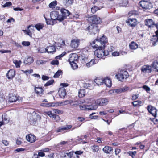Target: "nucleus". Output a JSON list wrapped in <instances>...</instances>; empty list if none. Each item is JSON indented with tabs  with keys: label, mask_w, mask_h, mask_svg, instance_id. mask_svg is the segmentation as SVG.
<instances>
[{
	"label": "nucleus",
	"mask_w": 158,
	"mask_h": 158,
	"mask_svg": "<svg viewBox=\"0 0 158 158\" xmlns=\"http://www.w3.org/2000/svg\"><path fill=\"white\" fill-rule=\"evenodd\" d=\"M95 44V42L93 41L91 44L92 47L94 49H96L94 51V54L97 57L100 59H104L105 57L109 54L108 51H104L103 49L105 48L104 46H100L97 44L94 45H92Z\"/></svg>",
	"instance_id": "obj_1"
},
{
	"label": "nucleus",
	"mask_w": 158,
	"mask_h": 158,
	"mask_svg": "<svg viewBox=\"0 0 158 158\" xmlns=\"http://www.w3.org/2000/svg\"><path fill=\"white\" fill-rule=\"evenodd\" d=\"M50 16L51 19L54 21L58 20L60 22L62 21L60 15L59 14V12L58 11H52L50 14Z\"/></svg>",
	"instance_id": "obj_2"
},
{
	"label": "nucleus",
	"mask_w": 158,
	"mask_h": 158,
	"mask_svg": "<svg viewBox=\"0 0 158 158\" xmlns=\"http://www.w3.org/2000/svg\"><path fill=\"white\" fill-rule=\"evenodd\" d=\"M128 76V72L125 70H121L120 73L116 75L117 78L121 81H122L124 78H127Z\"/></svg>",
	"instance_id": "obj_3"
},
{
	"label": "nucleus",
	"mask_w": 158,
	"mask_h": 158,
	"mask_svg": "<svg viewBox=\"0 0 158 158\" xmlns=\"http://www.w3.org/2000/svg\"><path fill=\"white\" fill-rule=\"evenodd\" d=\"M148 1L143 0L139 2V5L143 9H150L152 7L153 5L151 3Z\"/></svg>",
	"instance_id": "obj_4"
},
{
	"label": "nucleus",
	"mask_w": 158,
	"mask_h": 158,
	"mask_svg": "<svg viewBox=\"0 0 158 158\" xmlns=\"http://www.w3.org/2000/svg\"><path fill=\"white\" fill-rule=\"evenodd\" d=\"M87 29L90 34H96L99 31L98 27L96 24H91L87 27Z\"/></svg>",
	"instance_id": "obj_5"
},
{
	"label": "nucleus",
	"mask_w": 158,
	"mask_h": 158,
	"mask_svg": "<svg viewBox=\"0 0 158 158\" xmlns=\"http://www.w3.org/2000/svg\"><path fill=\"white\" fill-rule=\"evenodd\" d=\"M40 117L38 114L31 115L29 119L30 124L32 125H34L37 121L40 120Z\"/></svg>",
	"instance_id": "obj_6"
},
{
	"label": "nucleus",
	"mask_w": 158,
	"mask_h": 158,
	"mask_svg": "<svg viewBox=\"0 0 158 158\" xmlns=\"http://www.w3.org/2000/svg\"><path fill=\"white\" fill-rule=\"evenodd\" d=\"M89 20L94 24H99L101 22V19L96 15H93L90 17Z\"/></svg>",
	"instance_id": "obj_7"
},
{
	"label": "nucleus",
	"mask_w": 158,
	"mask_h": 158,
	"mask_svg": "<svg viewBox=\"0 0 158 158\" xmlns=\"http://www.w3.org/2000/svg\"><path fill=\"white\" fill-rule=\"evenodd\" d=\"M96 103L99 106H104L108 102V100L106 98H100L96 101Z\"/></svg>",
	"instance_id": "obj_8"
},
{
	"label": "nucleus",
	"mask_w": 158,
	"mask_h": 158,
	"mask_svg": "<svg viewBox=\"0 0 158 158\" xmlns=\"http://www.w3.org/2000/svg\"><path fill=\"white\" fill-rule=\"evenodd\" d=\"M46 114L56 122H58L60 119V118L59 116L56 115L54 113H52L51 111L47 112Z\"/></svg>",
	"instance_id": "obj_9"
},
{
	"label": "nucleus",
	"mask_w": 158,
	"mask_h": 158,
	"mask_svg": "<svg viewBox=\"0 0 158 158\" xmlns=\"http://www.w3.org/2000/svg\"><path fill=\"white\" fill-rule=\"evenodd\" d=\"M60 12L62 14V15H60L62 21L67 16H69L70 14L69 12L64 8L61 9L60 10Z\"/></svg>",
	"instance_id": "obj_10"
},
{
	"label": "nucleus",
	"mask_w": 158,
	"mask_h": 158,
	"mask_svg": "<svg viewBox=\"0 0 158 158\" xmlns=\"http://www.w3.org/2000/svg\"><path fill=\"white\" fill-rule=\"evenodd\" d=\"M147 109L153 116H156L157 110L155 107L151 106H148L147 107Z\"/></svg>",
	"instance_id": "obj_11"
},
{
	"label": "nucleus",
	"mask_w": 158,
	"mask_h": 158,
	"mask_svg": "<svg viewBox=\"0 0 158 158\" xmlns=\"http://www.w3.org/2000/svg\"><path fill=\"white\" fill-rule=\"evenodd\" d=\"M96 40L97 41L98 44H99V43H100L101 44V46H104V48L105 47V44L107 42V40L106 38L103 35L99 38V41H98V39H96Z\"/></svg>",
	"instance_id": "obj_12"
},
{
	"label": "nucleus",
	"mask_w": 158,
	"mask_h": 158,
	"mask_svg": "<svg viewBox=\"0 0 158 158\" xmlns=\"http://www.w3.org/2000/svg\"><path fill=\"white\" fill-rule=\"evenodd\" d=\"M79 103L77 101H73L72 100H66L62 103V105H65L68 104H70L72 106H77L79 104Z\"/></svg>",
	"instance_id": "obj_13"
},
{
	"label": "nucleus",
	"mask_w": 158,
	"mask_h": 158,
	"mask_svg": "<svg viewBox=\"0 0 158 158\" xmlns=\"http://www.w3.org/2000/svg\"><path fill=\"white\" fill-rule=\"evenodd\" d=\"M78 59L77 55L75 53L70 54L69 56V63L77 62Z\"/></svg>",
	"instance_id": "obj_14"
},
{
	"label": "nucleus",
	"mask_w": 158,
	"mask_h": 158,
	"mask_svg": "<svg viewBox=\"0 0 158 158\" xmlns=\"http://www.w3.org/2000/svg\"><path fill=\"white\" fill-rule=\"evenodd\" d=\"M35 91L37 94L39 96H41L44 93V91L41 87H35Z\"/></svg>",
	"instance_id": "obj_15"
},
{
	"label": "nucleus",
	"mask_w": 158,
	"mask_h": 158,
	"mask_svg": "<svg viewBox=\"0 0 158 158\" xmlns=\"http://www.w3.org/2000/svg\"><path fill=\"white\" fill-rule=\"evenodd\" d=\"M26 138L27 140L31 143H33L36 140V137L35 135L31 134L27 135Z\"/></svg>",
	"instance_id": "obj_16"
},
{
	"label": "nucleus",
	"mask_w": 158,
	"mask_h": 158,
	"mask_svg": "<svg viewBox=\"0 0 158 158\" xmlns=\"http://www.w3.org/2000/svg\"><path fill=\"white\" fill-rule=\"evenodd\" d=\"M59 96L62 98H64L66 94V90L64 88H60L58 91Z\"/></svg>",
	"instance_id": "obj_17"
},
{
	"label": "nucleus",
	"mask_w": 158,
	"mask_h": 158,
	"mask_svg": "<svg viewBox=\"0 0 158 158\" xmlns=\"http://www.w3.org/2000/svg\"><path fill=\"white\" fill-rule=\"evenodd\" d=\"M79 40L76 39L71 41V46L72 48H77L79 45Z\"/></svg>",
	"instance_id": "obj_18"
},
{
	"label": "nucleus",
	"mask_w": 158,
	"mask_h": 158,
	"mask_svg": "<svg viewBox=\"0 0 158 158\" xmlns=\"http://www.w3.org/2000/svg\"><path fill=\"white\" fill-rule=\"evenodd\" d=\"M15 75V71L14 69H10L8 71L6 76L9 79H12Z\"/></svg>",
	"instance_id": "obj_19"
},
{
	"label": "nucleus",
	"mask_w": 158,
	"mask_h": 158,
	"mask_svg": "<svg viewBox=\"0 0 158 158\" xmlns=\"http://www.w3.org/2000/svg\"><path fill=\"white\" fill-rule=\"evenodd\" d=\"M17 96L11 93L9 94V100L10 102H15L18 100Z\"/></svg>",
	"instance_id": "obj_20"
},
{
	"label": "nucleus",
	"mask_w": 158,
	"mask_h": 158,
	"mask_svg": "<svg viewBox=\"0 0 158 158\" xmlns=\"http://www.w3.org/2000/svg\"><path fill=\"white\" fill-rule=\"evenodd\" d=\"M158 42V35H153L151 39V43L153 46H155Z\"/></svg>",
	"instance_id": "obj_21"
},
{
	"label": "nucleus",
	"mask_w": 158,
	"mask_h": 158,
	"mask_svg": "<svg viewBox=\"0 0 158 158\" xmlns=\"http://www.w3.org/2000/svg\"><path fill=\"white\" fill-rule=\"evenodd\" d=\"M145 24L146 25L148 26L149 27H152L155 26V24H154L152 19H147L145 20Z\"/></svg>",
	"instance_id": "obj_22"
},
{
	"label": "nucleus",
	"mask_w": 158,
	"mask_h": 158,
	"mask_svg": "<svg viewBox=\"0 0 158 158\" xmlns=\"http://www.w3.org/2000/svg\"><path fill=\"white\" fill-rule=\"evenodd\" d=\"M141 70L145 73H150L151 72V67L149 66L144 65L141 68Z\"/></svg>",
	"instance_id": "obj_23"
},
{
	"label": "nucleus",
	"mask_w": 158,
	"mask_h": 158,
	"mask_svg": "<svg viewBox=\"0 0 158 158\" xmlns=\"http://www.w3.org/2000/svg\"><path fill=\"white\" fill-rule=\"evenodd\" d=\"M137 20L135 19H129L128 22L129 25L131 27H135L136 25Z\"/></svg>",
	"instance_id": "obj_24"
},
{
	"label": "nucleus",
	"mask_w": 158,
	"mask_h": 158,
	"mask_svg": "<svg viewBox=\"0 0 158 158\" xmlns=\"http://www.w3.org/2000/svg\"><path fill=\"white\" fill-rule=\"evenodd\" d=\"M103 83L108 87H110L112 85V82L111 79L106 77L103 79Z\"/></svg>",
	"instance_id": "obj_25"
},
{
	"label": "nucleus",
	"mask_w": 158,
	"mask_h": 158,
	"mask_svg": "<svg viewBox=\"0 0 158 158\" xmlns=\"http://www.w3.org/2000/svg\"><path fill=\"white\" fill-rule=\"evenodd\" d=\"M46 51L48 53H51L55 51L56 48L53 46L47 47L46 48Z\"/></svg>",
	"instance_id": "obj_26"
},
{
	"label": "nucleus",
	"mask_w": 158,
	"mask_h": 158,
	"mask_svg": "<svg viewBox=\"0 0 158 158\" xmlns=\"http://www.w3.org/2000/svg\"><path fill=\"white\" fill-rule=\"evenodd\" d=\"M129 46L130 49L135 50L138 48V45L137 44L133 41L130 44Z\"/></svg>",
	"instance_id": "obj_27"
},
{
	"label": "nucleus",
	"mask_w": 158,
	"mask_h": 158,
	"mask_svg": "<svg viewBox=\"0 0 158 158\" xmlns=\"http://www.w3.org/2000/svg\"><path fill=\"white\" fill-rule=\"evenodd\" d=\"M112 150L113 148L111 147L108 146H105L103 148V150L104 152L108 154L110 153Z\"/></svg>",
	"instance_id": "obj_28"
},
{
	"label": "nucleus",
	"mask_w": 158,
	"mask_h": 158,
	"mask_svg": "<svg viewBox=\"0 0 158 158\" xmlns=\"http://www.w3.org/2000/svg\"><path fill=\"white\" fill-rule=\"evenodd\" d=\"M32 27L33 28H34V26L32 25H29V26L27 27L28 29L27 30H23V31L25 34H27L30 37H31L32 36V33L31 32V31H30V30L29 29L31 27Z\"/></svg>",
	"instance_id": "obj_29"
},
{
	"label": "nucleus",
	"mask_w": 158,
	"mask_h": 158,
	"mask_svg": "<svg viewBox=\"0 0 158 158\" xmlns=\"http://www.w3.org/2000/svg\"><path fill=\"white\" fill-rule=\"evenodd\" d=\"M85 94V89H81L78 92V96L80 98L84 97Z\"/></svg>",
	"instance_id": "obj_30"
},
{
	"label": "nucleus",
	"mask_w": 158,
	"mask_h": 158,
	"mask_svg": "<svg viewBox=\"0 0 158 158\" xmlns=\"http://www.w3.org/2000/svg\"><path fill=\"white\" fill-rule=\"evenodd\" d=\"M34 61L33 58L32 57H29L24 61V63L26 64H30Z\"/></svg>",
	"instance_id": "obj_31"
},
{
	"label": "nucleus",
	"mask_w": 158,
	"mask_h": 158,
	"mask_svg": "<svg viewBox=\"0 0 158 158\" xmlns=\"http://www.w3.org/2000/svg\"><path fill=\"white\" fill-rule=\"evenodd\" d=\"M151 66L152 68L155 69V71L158 72V61H156L153 62Z\"/></svg>",
	"instance_id": "obj_32"
},
{
	"label": "nucleus",
	"mask_w": 158,
	"mask_h": 158,
	"mask_svg": "<svg viewBox=\"0 0 158 158\" xmlns=\"http://www.w3.org/2000/svg\"><path fill=\"white\" fill-rule=\"evenodd\" d=\"M2 121L4 123H7L9 122V119L6 114H4L2 116Z\"/></svg>",
	"instance_id": "obj_33"
},
{
	"label": "nucleus",
	"mask_w": 158,
	"mask_h": 158,
	"mask_svg": "<svg viewBox=\"0 0 158 158\" xmlns=\"http://www.w3.org/2000/svg\"><path fill=\"white\" fill-rule=\"evenodd\" d=\"M63 126L64 132L70 131L73 127V126L71 125H66Z\"/></svg>",
	"instance_id": "obj_34"
},
{
	"label": "nucleus",
	"mask_w": 158,
	"mask_h": 158,
	"mask_svg": "<svg viewBox=\"0 0 158 158\" xmlns=\"http://www.w3.org/2000/svg\"><path fill=\"white\" fill-rule=\"evenodd\" d=\"M44 27V26L43 24L38 23L36 24L35 26H34V27H35L37 30L40 31V29H42Z\"/></svg>",
	"instance_id": "obj_35"
},
{
	"label": "nucleus",
	"mask_w": 158,
	"mask_h": 158,
	"mask_svg": "<svg viewBox=\"0 0 158 158\" xmlns=\"http://www.w3.org/2000/svg\"><path fill=\"white\" fill-rule=\"evenodd\" d=\"M128 0H119V4L123 6H126L128 4Z\"/></svg>",
	"instance_id": "obj_36"
},
{
	"label": "nucleus",
	"mask_w": 158,
	"mask_h": 158,
	"mask_svg": "<svg viewBox=\"0 0 158 158\" xmlns=\"http://www.w3.org/2000/svg\"><path fill=\"white\" fill-rule=\"evenodd\" d=\"M95 82L98 85H101L103 84V79H97L95 80Z\"/></svg>",
	"instance_id": "obj_37"
},
{
	"label": "nucleus",
	"mask_w": 158,
	"mask_h": 158,
	"mask_svg": "<svg viewBox=\"0 0 158 158\" xmlns=\"http://www.w3.org/2000/svg\"><path fill=\"white\" fill-rule=\"evenodd\" d=\"M95 60L94 59H92L91 61L86 64V66L88 68H89L93 65L96 64L95 62Z\"/></svg>",
	"instance_id": "obj_38"
},
{
	"label": "nucleus",
	"mask_w": 158,
	"mask_h": 158,
	"mask_svg": "<svg viewBox=\"0 0 158 158\" xmlns=\"http://www.w3.org/2000/svg\"><path fill=\"white\" fill-rule=\"evenodd\" d=\"M73 0H64V3L66 6H69L73 3Z\"/></svg>",
	"instance_id": "obj_39"
},
{
	"label": "nucleus",
	"mask_w": 158,
	"mask_h": 158,
	"mask_svg": "<svg viewBox=\"0 0 158 158\" xmlns=\"http://www.w3.org/2000/svg\"><path fill=\"white\" fill-rule=\"evenodd\" d=\"M97 108V106L95 105H87L88 110H95Z\"/></svg>",
	"instance_id": "obj_40"
},
{
	"label": "nucleus",
	"mask_w": 158,
	"mask_h": 158,
	"mask_svg": "<svg viewBox=\"0 0 158 158\" xmlns=\"http://www.w3.org/2000/svg\"><path fill=\"white\" fill-rule=\"evenodd\" d=\"M13 63L15 64L16 68H19L20 67L22 62L21 60L18 61L17 60H15L13 61Z\"/></svg>",
	"instance_id": "obj_41"
},
{
	"label": "nucleus",
	"mask_w": 158,
	"mask_h": 158,
	"mask_svg": "<svg viewBox=\"0 0 158 158\" xmlns=\"http://www.w3.org/2000/svg\"><path fill=\"white\" fill-rule=\"evenodd\" d=\"M63 102H60L58 103H50L49 106H57L61 105H62V103Z\"/></svg>",
	"instance_id": "obj_42"
},
{
	"label": "nucleus",
	"mask_w": 158,
	"mask_h": 158,
	"mask_svg": "<svg viewBox=\"0 0 158 158\" xmlns=\"http://www.w3.org/2000/svg\"><path fill=\"white\" fill-rule=\"evenodd\" d=\"M44 18H45V20H46V22L47 24L52 25L54 24V21L53 20H52V19H47V18L45 17H44Z\"/></svg>",
	"instance_id": "obj_43"
},
{
	"label": "nucleus",
	"mask_w": 158,
	"mask_h": 158,
	"mask_svg": "<svg viewBox=\"0 0 158 158\" xmlns=\"http://www.w3.org/2000/svg\"><path fill=\"white\" fill-rule=\"evenodd\" d=\"M72 68L73 69H76L78 68V65L77 64L76 62H74L73 63H70Z\"/></svg>",
	"instance_id": "obj_44"
},
{
	"label": "nucleus",
	"mask_w": 158,
	"mask_h": 158,
	"mask_svg": "<svg viewBox=\"0 0 158 158\" xmlns=\"http://www.w3.org/2000/svg\"><path fill=\"white\" fill-rule=\"evenodd\" d=\"M57 2L56 1H53L50 3L49 5V6L50 8H54V7L57 5Z\"/></svg>",
	"instance_id": "obj_45"
},
{
	"label": "nucleus",
	"mask_w": 158,
	"mask_h": 158,
	"mask_svg": "<svg viewBox=\"0 0 158 158\" xmlns=\"http://www.w3.org/2000/svg\"><path fill=\"white\" fill-rule=\"evenodd\" d=\"M38 52L40 53H42L46 52V48H37Z\"/></svg>",
	"instance_id": "obj_46"
},
{
	"label": "nucleus",
	"mask_w": 158,
	"mask_h": 158,
	"mask_svg": "<svg viewBox=\"0 0 158 158\" xmlns=\"http://www.w3.org/2000/svg\"><path fill=\"white\" fill-rule=\"evenodd\" d=\"M121 88L122 92H127L128 90L131 91V89H130V88L129 87L126 86Z\"/></svg>",
	"instance_id": "obj_47"
},
{
	"label": "nucleus",
	"mask_w": 158,
	"mask_h": 158,
	"mask_svg": "<svg viewBox=\"0 0 158 158\" xmlns=\"http://www.w3.org/2000/svg\"><path fill=\"white\" fill-rule=\"evenodd\" d=\"M128 154H129V155L131 156L133 158L134 157L136 154V152L134 151H129L127 152Z\"/></svg>",
	"instance_id": "obj_48"
},
{
	"label": "nucleus",
	"mask_w": 158,
	"mask_h": 158,
	"mask_svg": "<svg viewBox=\"0 0 158 158\" xmlns=\"http://www.w3.org/2000/svg\"><path fill=\"white\" fill-rule=\"evenodd\" d=\"M62 73L61 70H58L55 74L54 76V77L55 78L58 77L59 76L61 75Z\"/></svg>",
	"instance_id": "obj_49"
},
{
	"label": "nucleus",
	"mask_w": 158,
	"mask_h": 158,
	"mask_svg": "<svg viewBox=\"0 0 158 158\" xmlns=\"http://www.w3.org/2000/svg\"><path fill=\"white\" fill-rule=\"evenodd\" d=\"M53 113L57 114H61L63 113L62 111L58 109H54L52 110Z\"/></svg>",
	"instance_id": "obj_50"
},
{
	"label": "nucleus",
	"mask_w": 158,
	"mask_h": 158,
	"mask_svg": "<svg viewBox=\"0 0 158 158\" xmlns=\"http://www.w3.org/2000/svg\"><path fill=\"white\" fill-rule=\"evenodd\" d=\"M79 107L81 110H87V105H80Z\"/></svg>",
	"instance_id": "obj_51"
},
{
	"label": "nucleus",
	"mask_w": 158,
	"mask_h": 158,
	"mask_svg": "<svg viewBox=\"0 0 158 158\" xmlns=\"http://www.w3.org/2000/svg\"><path fill=\"white\" fill-rule=\"evenodd\" d=\"M46 61L42 60H37L36 61V63L38 65L43 64H45Z\"/></svg>",
	"instance_id": "obj_52"
},
{
	"label": "nucleus",
	"mask_w": 158,
	"mask_h": 158,
	"mask_svg": "<svg viewBox=\"0 0 158 158\" xmlns=\"http://www.w3.org/2000/svg\"><path fill=\"white\" fill-rule=\"evenodd\" d=\"M64 131L63 126H61L56 129V132H62Z\"/></svg>",
	"instance_id": "obj_53"
},
{
	"label": "nucleus",
	"mask_w": 158,
	"mask_h": 158,
	"mask_svg": "<svg viewBox=\"0 0 158 158\" xmlns=\"http://www.w3.org/2000/svg\"><path fill=\"white\" fill-rule=\"evenodd\" d=\"M54 82V80H50L48 81L45 84V86H48L52 84Z\"/></svg>",
	"instance_id": "obj_54"
},
{
	"label": "nucleus",
	"mask_w": 158,
	"mask_h": 158,
	"mask_svg": "<svg viewBox=\"0 0 158 158\" xmlns=\"http://www.w3.org/2000/svg\"><path fill=\"white\" fill-rule=\"evenodd\" d=\"M92 148L93 152H96L98 150V146L96 145H94L93 146Z\"/></svg>",
	"instance_id": "obj_55"
},
{
	"label": "nucleus",
	"mask_w": 158,
	"mask_h": 158,
	"mask_svg": "<svg viewBox=\"0 0 158 158\" xmlns=\"http://www.w3.org/2000/svg\"><path fill=\"white\" fill-rule=\"evenodd\" d=\"M122 91L121 89V88H119L118 89H115L113 90V93H116L117 94H120L122 93Z\"/></svg>",
	"instance_id": "obj_56"
},
{
	"label": "nucleus",
	"mask_w": 158,
	"mask_h": 158,
	"mask_svg": "<svg viewBox=\"0 0 158 158\" xmlns=\"http://www.w3.org/2000/svg\"><path fill=\"white\" fill-rule=\"evenodd\" d=\"M98 10V7L95 6H94L91 8V11L93 13H95Z\"/></svg>",
	"instance_id": "obj_57"
},
{
	"label": "nucleus",
	"mask_w": 158,
	"mask_h": 158,
	"mask_svg": "<svg viewBox=\"0 0 158 158\" xmlns=\"http://www.w3.org/2000/svg\"><path fill=\"white\" fill-rule=\"evenodd\" d=\"M22 44L25 46H28L30 44V43L29 41H24L22 42Z\"/></svg>",
	"instance_id": "obj_58"
},
{
	"label": "nucleus",
	"mask_w": 158,
	"mask_h": 158,
	"mask_svg": "<svg viewBox=\"0 0 158 158\" xmlns=\"http://www.w3.org/2000/svg\"><path fill=\"white\" fill-rule=\"evenodd\" d=\"M51 64L53 65H57L59 64L58 61L56 60H52L51 62Z\"/></svg>",
	"instance_id": "obj_59"
},
{
	"label": "nucleus",
	"mask_w": 158,
	"mask_h": 158,
	"mask_svg": "<svg viewBox=\"0 0 158 158\" xmlns=\"http://www.w3.org/2000/svg\"><path fill=\"white\" fill-rule=\"evenodd\" d=\"M143 88L147 92H149L150 90V88L147 85H143Z\"/></svg>",
	"instance_id": "obj_60"
},
{
	"label": "nucleus",
	"mask_w": 158,
	"mask_h": 158,
	"mask_svg": "<svg viewBox=\"0 0 158 158\" xmlns=\"http://www.w3.org/2000/svg\"><path fill=\"white\" fill-rule=\"evenodd\" d=\"M12 5V3L11 2H7L5 3L3 6V7H6L9 6H10Z\"/></svg>",
	"instance_id": "obj_61"
},
{
	"label": "nucleus",
	"mask_w": 158,
	"mask_h": 158,
	"mask_svg": "<svg viewBox=\"0 0 158 158\" xmlns=\"http://www.w3.org/2000/svg\"><path fill=\"white\" fill-rule=\"evenodd\" d=\"M73 151H71L69 152L66 153V154L68 156H69L70 157V158H71L72 156L73 155Z\"/></svg>",
	"instance_id": "obj_62"
},
{
	"label": "nucleus",
	"mask_w": 158,
	"mask_h": 158,
	"mask_svg": "<svg viewBox=\"0 0 158 158\" xmlns=\"http://www.w3.org/2000/svg\"><path fill=\"white\" fill-rule=\"evenodd\" d=\"M68 84L67 83H61L60 84V85L61 86V87L60 88H62V87L64 88L68 86Z\"/></svg>",
	"instance_id": "obj_63"
},
{
	"label": "nucleus",
	"mask_w": 158,
	"mask_h": 158,
	"mask_svg": "<svg viewBox=\"0 0 158 158\" xmlns=\"http://www.w3.org/2000/svg\"><path fill=\"white\" fill-rule=\"evenodd\" d=\"M138 95L134 94L133 95L132 97V100H135L138 98Z\"/></svg>",
	"instance_id": "obj_64"
}]
</instances>
